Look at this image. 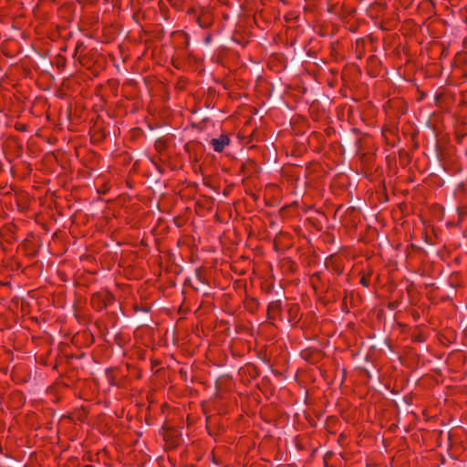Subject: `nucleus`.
I'll use <instances>...</instances> for the list:
<instances>
[{
	"mask_svg": "<svg viewBox=\"0 0 467 467\" xmlns=\"http://www.w3.org/2000/svg\"><path fill=\"white\" fill-rule=\"evenodd\" d=\"M230 140L225 135H221L219 138H213L211 140V145L216 152H221L223 149L229 145Z\"/></svg>",
	"mask_w": 467,
	"mask_h": 467,
	"instance_id": "nucleus-1",
	"label": "nucleus"
}]
</instances>
